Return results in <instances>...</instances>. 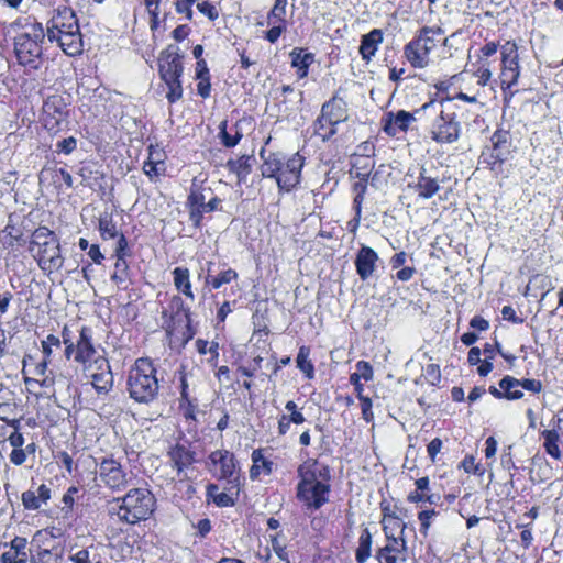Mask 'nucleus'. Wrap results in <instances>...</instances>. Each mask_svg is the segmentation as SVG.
<instances>
[{
  "label": "nucleus",
  "instance_id": "obj_14",
  "mask_svg": "<svg viewBox=\"0 0 563 563\" xmlns=\"http://www.w3.org/2000/svg\"><path fill=\"white\" fill-rule=\"evenodd\" d=\"M184 67L179 48L168 45L158 57V73L162 80L180 78Z\"/></svg>",
  "mask_w": 563,
  "mask_h": 563
},
{
  "label": "nucleus",
  "instance_id": "obj_5",
  "mask_svg": "<svg viewBox=\"0 0 563 563\" xmlns=\"http://www.w3.org/2000/svg\"><path fill=\"white\" fill-rule=\"evenodd\" d=\"M444 32L439 26H423L405 45L404 55L413 68H426L430 64V54L446 43Z\"/></svg>",
  "mask_w": 563,
  "mask_h": 563
},
{
  "label": "nucleus",
  "instance_id": "obj_34",
  "mask_svg": "<svg viewBox=\"0 0 563 563\" xmlns=\"http://www.w3.org/2000/svg\"><path fill=\"white\" fill-rule=\"evenodd\" d=\"M111 280L119 289H128L130 285V269L126 260H115Z\"/></svg>",
  "mask_w": 563,
  "mask_h": 563
},
{
  "label": "nucleus",
  "instance_id": "obj_29",
  "mask_svg": "<svg viewBox=\"0 0 563 563\" xmlns=\"http://www.w3.org/2000/svg\"><path fill=\"white\" fill-rule=\"evenodd\" d=\"M169 313L170 319L175 322L190 323V309L185 307V303L179 296H174L168 305V308L164 311V314Z\"/></svg>",
  "mask_w": 563,
  "mask_h": 563
},
{
  "label": "nucleus",
  "instance_id": "obj_9",
  "mask_svg": "<svg viewBox=\"0 0 563 563\" xmlns=\"http://www.w3.org/2000/svg\"><path fill=\"white\" fill-rule=\"evenodd\" d=\"M393 521L394 528L400 529V536H390L388 532L389 527L387 525L384 526L386 543L385 545L378 548L375 553V559L377 560L378 563L407 562V541L404 538L406 523L399 518H394Z\"/></svg>",
  "mask_w": 563,
  "mask_h": 563
},
{
  "label": "nucleus",
  "instance_id": "obj_37",
  "mask_svg": "<svg viewBox=\"0 0 563 563\" xmlns=\"http://www.w3.org/2000/svg\"><path fill=\"white\" fill-rule=\"evenodd\" d=\"M253 159L252 156L249 155H242L238 157L236 159H230L228 162V167L230 172L234 173L239 180H244L247 175L251 173V161Z\"/></svg>",
  "mask_w": 563,
  "mask_h": 563
},
{
  "label": "nucleus",
  "instance_id": "obj_47",
  "mask_svg": "<svg viewBox=\"0 0 563 563\" xmlns=\"http://www.w3.org/2000/svg\"><path fill=\"white\" fill-rule=\"evenodd\" d=\"M163 81L166 84V86L168 88L166 98L169 103H175L176 101L181 99L183 86L180 82V78L165 79Z\"/></svg>",
  "mask_w": 563,
  "mask_h": 563
},
{
  "label": "nucleus",
  "instance_id": "obj_31",
  "mask_svg": "<svg viewBox=\"0 0 563 563\" xmlns=\"http://www.w3.org/2000/svg\"><path fill=\"white\" fill-rule=\"evenodd\" d=\"M253 465L250 470V476L252 479L257 478L262 473L269 475L273 472V462L267 460L261 449L252 452Z\"/></svg>",
  "mask_w": 563,
  "mask_h": 563
},
{
  "label": "nucleus",
  "instance_id": "obj_8",
  "mask_svg": "<svg viewBox=\"0 0 563 563\" xmlns=\"http://www.w3.org/2000/svg\"><path fill=\"white\" fill-rule=\"evenodd\" d=\"M114 501L120 503L117 510L119 519L129 525L146 520L155 506L154 496L145 488L130 489L122 498H117Z\"/></svg>",
  "mask_w": 563,
  "mask_h": 563
},
{
  "label": "nucleus",
  "instance_id": "obj_52",
  "mask_svg": "<svg viewBox=\"0 0 563 563\" xmlns=\"http://www.w3.org/2000/svg\"><path fill=\"white\" fill-rule=\"evenodd\" d=\"M437 515L438 512L433 509L422 510L418 514V520L420 521V532L424 537L428 536V531L431 526V519Z\"/></svg>",
  "mask_w": 563,
  "mask_h": 563
},
{
  "label": "nucleus",
  "instance_id": "obj_26",
  "mask_svg": "<svg viewBox=\"0 0 563 563\" xmlns=\"http://www.w3.org/2000/svg\"><path fill=\"white\" fill-rule=\"evenodd\" d=\"M55 41L63 52L69 56H76L82 51V38L79 29L58 34L55 36Z\"/></svg>",
  "mask_w": 563,
  "mask_h": 563
},
{
  "label": "nucleus",
  "instance_id": "obj_13",
  "mask_svg": "<svg viewBox=\"0 0 563 563\" xmlns=\"http://www.w3.org/2000/svg\"><path fill=\"white\" fill-rule=\"evenodd\" d=\"M78 19L73 9L68 7L57 8L53 16L47 22V38L55 42V36L68 31L78 30Z\"/></svg>",
  "mask_w": 563,
  "mask_h": 563
},
{
  "label": "nucleus",
  "instance_id": "obj_21",
  "mask_svg": "<svg viewBox=\"0 0 563 563\" xmlns=\"http://www.w3.org/2000/svg\"><path fill=\"white\" fill-rule=\"evenodd\" d=\"M357 164H358V162L353 163V168H352V173H354L355 177L358 178V180L355 181L353 185V191L355 194L353 205H354V210H355L356 217H361L362 203H363L366 190H367V178L372 172V165L366 164L364 166V172H358Z\"/></svg>",
  "mask_w": 563,
  "mask_h": 563
},
{
  "label": "nucleus",
  "instance_id": "obj_27",
  "mask_svg": "<svg viewBox=\"0 0 563 563\" xmlns=\"http://www.w3.org/2000/svg\"><path fill=\"white\" fill-rule=\"evenodd\" d=\"M245 120H239L228 129V121L223 120L219 125V139L225 147H234L243 136L242 124Z\"/></svg>",
  "mask_w": 563,
  "mask_h": 563
},
{
  "label": "nucleus",
  "instance_id": "obj_44",
  "mask_svg": "<svg viewBox=\"0 0 563 563\" xmlns=\"http://www.w3.org/2000/svg\"><path fill=\"white\" fill-rule=\"evenodd\" d=\"M238 277L239 275L234 269L228 268L220 272L217 276L208 275L206 277V283L210 284L213 289H219L222 285L229 284L232 280L238 279Z\"/></svg>",
  "mask_w": 563,
  "mask_h": 563
},
{
  "label": "nucleus",
  "instance_id": "obj_16",
  "mask_svg": "<svg viewBox=\"0 0 563 563\" xmlns=\"http://www.w3.org/2000/svg\"><path fill=\"white\" fill-rule=\"evenodd\" d=\"M419 117L420 115L416 113V110L412 113L405 110L387 112L383 119V131L388 136L395 137L399 133L407 132L410 124L420 119Z\"/></svg>",
  "mask_w": 563,
  "mask_h": 563
},
{
  "label": "nucleus",
  "instance_id": "obj_30",
  "mask_svg": "<svg viewBox=\"0 0 563 563\" xmlns=\"http://www.w3.org/2000/svg\"><path fill=\"white\" fill-rule=\"evenodd\" d=\"M173 466L178 473L183 472L194 462V454L184 445L174 446L168 453Z\"/></svg>",
  "mask_w": 563,
  "mask_h": 563
},
{
  "label": "nucleus",
  "instance_id": "obj_46",
  "mask_svg": "<svg viewBox=\"0 0 563 563\" xmlns=\"http://www.w3.org/2000/svg\"><path fill=\"white\" fill-rule=\"evenodd\" d=\"M519 64L518 47L515 42H506L501 46V65Z\"/></svg>",
  "mask_w": 563,
  "mask_h": 563
},
{
  "label": "nucleus",
  "instance_id": "obj_39",
  "mask_svg": "<svg viewBox=\"0 0 563 563\" xmlns=\"http://www.w3.org/2000/svg\"><path fill=\"white\" fill-rule=\"evenodd\" d=\"M499 387H500V389H503L507 393L506 399L516 400V399H520L523 396L519 379H517L512 376H509V375L505 376L499 382Z\"/></svg>",
  "mask_w": 563,
  "mask_h": 563
},
{
  "label": "nucleus",
  "instance_id": "obj_18",
  "mask_svg": "<svg viewBox=\"0 0 563 563\" xmlns=\"http://www.w3.org/2000/svg\"><path fill=\"white\" fill-rule=\"evenodd\" d=\"M43 110L46 115L45 125L51 130L65 122L68 114L67 103L59 95L48 97L44 102Z\"/></svg>",
  "mask_w": 563,
  "mask_h": 563
},
{
  "label": "nucleus",
  "instance_id": "obj_41",
  "mask_svg": "<svg viewBox=\"0 0 563 563\" xmlns=\"http://www.w3.org/2000/svg\"><path fill=\"white\" fill-rule=\"evenodd\" d=\"M310 349L307 346H301L298 351L296 363L297 367L305 373L306 377L311 379L314 376V366L309 358Z\"/></svg>",
  "mask_w": 563,
  "mask_h": 563
},
{
  "label": "nucleus",
  "instance_id": "obj_35",
  "mask_svg": "<svg viewBox=\"0 0 563 563\" xmlns=\"http://www.w3.org/2000/svg\"><path fill=\"white\" fill-rule=\"evenodd\" d=\"M372 553V534L367 528H365L358 538V547L355 551V560L357 563H365Z\"/></svg>",
  "mask_w": 563,
  "mask_h": 563
},
{
  "label": "nucleus",
  "instance_id": "obj_61",
  "mask_svg": "<svg viewBox=\"0 0 563 563\" xmlns=\"http://www.w3.org/2000/svg\"><path fill=\"white\" fill-rule=\"evenodd\" d=\"M118 236H119V239L117 241V245L114 249V256H115V258H119V260H125V257L129 254L128 241L123 234H119Z\"/></svg>",
  "mask_w": 563,
  "mask_h": 563
},
{
  "label": "nucleus",
  "instance_id": "obj_25",
  "mask_svg": "<svg viewBox=\"0 0 563 563\" xmlns=\"http://www.w3.org/2000/svg\"><path fill=\"white\" fill-rule=\"evenodd\" d=\"M383 40L384 35L380 29H373L371 32L363 35L360 45L362 59L367 63L371 62L373 56H375L379 44L383 43Z\"/></svg>",
  "mask_w": 563,
  "mask_h": 563
},
{
  "label": "nucleus",
  "instance_id": "obj_64",
  "mask_svg": "<svg viewBox=\"0 0 563 563\" xmlns=\"http://www.w3.org/2000/svg\"><path fill=\"white\" fill-rule=\"evenodd\" d=\"M520 386L522 389H526L531 393H540L542 389V383L538 379L533 378H526V379H519Z\"/></svg>",
  "mask_w": 563,
  "mask_h": 563
},
{
  "label": "nucleus",
  "instance_id": "obj_33",
  "mask_svg": "<svg viewBox=\"0 0 563 563\" xmlns=\"http://www.w3.org/2000/svg\"><path fill=\"white\" fill-rule=\"evenodd\" d=\"M192 377L191 374L187 373L185 371V367L181 366L176 373H175V379L179 382V389H180V401L181 404H187L188 407L195 408L197 406V399L192 398L190 395L189 389V379Z\"/></svg>",
  "mask_w": 563,
  "mask_h": 563
},
{
  "label": "nucleus",
  "instance_id": "obj_2",
  "mask_svg": "<svg viewBox=\"0 0 563 563\" xmlns=\"http://www.w3.org/2000/svg\"><path fill=\"white\" fill-rule=\"evenodd\" d=\"M419 118L430 120L429 132L431 139L439 144H451L459 140L461 123L454 111L449 109L444 100H431L416 110Z\"/></svg>",
  "mask_w": 563,
  "mask_h": 563
},
{
  "label": "nucleus",
  "instance_id": "obj_50",
  "mask_svg": "<svg viewBox=\"0 0 563 563\" xmlns=\"http://www.w3.org/2000/svg\"><path fill=\"white\" fill-rule=\"evenodd\" d=\"M62 341L54 334H48L45 340L42 341V352L45 358L49 360L54 349H59Z\"/></svg>",
  "mask_w": 563,
  "mask_h": 563
},
{
  "label": "nucleus",
  "instance_id": "obj_10",
  "mask_svg": "<svg viewBox=\"0 0 563 563\" xmlns=\"http://www.w3.org/2000/svg\"><path fill=\"white\" fill-rule=\"evenodd\" d=\"M209 471L218 479L234 483L238 479L239 467L234 454L228 450H216L208 456Z\"/></svg>",
  "mask_w": 563,
  "mask_h": 563
},
{
  "label": "nucleus",
  "instance_id": "obj_60",
  "mask_svg": "<svg viewBox=\"0 0 563 563\" xmlns=\"http://www.w3.org/2000/svg\"><path fill=\"white\" fill-rule=\"evenodd\" d=\"M77 146V140L74 136H69L58 141L56 144L57 151L66 155L73 153Z\"/></svg>",
  "mask_w": 563,
  "mask_h": 563
},
{
  "label": "nucleus",
  "instance_id": "obj_20",
  "mask_svg": "<svg viewBox=\"0 0 563 563\" xmlns=\"http://www.w3.org/2000/svg\"><path fill=\"white\" fill-rule=\"evenodd\" d=\"M413 189L419 198L430 199L440 190L439 177L433 176L426 167H421Z\"/></svg>",
  "mask_w": 563,
  "mask_h": 563
},
{
  "label": "nucleus",
  "instance_id": "obj_22",
  "mask_svg": "<svg viewBox=\"0 0 563 563\" xmlns=\"http://www.w3.org/2000/svg\"><path fill=\"white\" fill-rule=\"evenodd\" d=\"M27 540L23 537H15L11 540L9 549L0 558L1 563H27Z\"/></svg>",
  "mask_w": 563,
  "mask_h": 563
},
{
  "label": "nucleus",
  "instance_id": "obj_53",
  "mask_svg": "<svg viewBox=\"0 0 563 563\" xmlns=\"http://www.w3.org/2000/svg\"><path fill=\"white\" fill-rule=\"evenodd\" d=\"M22 503L26 509L35 510L41 507V500L37 494L32 490H26L22 494Z\"/></svg>",
  "mask_w": 563,
  "mask_h": 563
},
{
  "label": "nucleus",
  "instance_id": "obj_24",
  "mask_svg": "<svg viewBox=\"0 0 563 563\" xmlns=\"http://www.w3.org/2000/svg\"><path fill=\"white\" fill-rule=\"evenodd\" d=\"M495 161L504 162L511 152V136L506 130H497L490 137Z\"/></svg>",
  "mask_w": 563,
  "mask_h": 563
},
{
  "label": "nucleus",
  "instance_id": "obj_49",
  "mask_svg": "<svg viewBox=\"0 0 563 563\" xmlns=\"http://www.w3.org/2000/svg\"><path fill=\"white\" fill-rule=\"evenodd\" d=\"M218 490L216 485H209L208 494L212 496L213 503L219 507H231L234 505V499L227 493H218L213 494V492Z\"/></svg>",
  "mask_w": 563,
  "mask_h": 563
},
{
  "label": "nucleus",
  "instance_id": "obj_57",
  "mask_svg": "<svg viewBox=\"0 0 563 563\" xmlns=\"http://www.w3.org/2000/svg\"><path fill=\"white\" fill-rule=\"evenodd\" d=\"M279 534L280 533H276L271 537L272 548H273L274 552L276 553V555L282 561L287 563V561H289L288 553L286 552V547L279 541Z\"/></svg>",
  "mask_w": 563,
  "mask_h": 563
},
{
  "label": "nucleus",
  "instance_id": "obj_51",
  "mask_svg": "<svg viewBox=\"0 0 563 563\" xmlns=\"http://www.w3.org/2000/svg\"><path fill=\"white\" fill-rule=\"evenodd\" d=\"M49 360L43 357V361L37 363L34 368V374L43 378L41 385L44 387H49L54 384V378L47 375V365Z\"/></svg>",
  "mask_w": 563,
  "mask_h": 563
},
{
  "label": "nucleus",
  "instance_id": "obj_12",
  "mask_svg": "<svg viewBox=\"0 0 563 563\" xmlns=\"http://www.w3.org/2000/svg\"><path fill=\"white\" fill-rule=\"evenodd\" d=\"M221 200L217 197L211 198L208 202L206 196L199 188H191L187 199L189 208V220L199 228L203 218V213L212 212L219 208Z\"/></svg>",
  "mask_w": 563,
  "mask_h": 563
},
{
  "label": "nucleus",
  "instance_id": "obj_23",
  "mask_svg": "<svg viewBox=\"0 0 563 563\" xmlns=\"http://www.w3.org/2000/svg\"><path fill=\"white\" fill-rule=\"evenodd\" d=\"M328 121L339 124L345 122L349 118L346 103L343 99L333 97L322 104L321 113Z\"/></svg>",
  "mask_w": 563,
  "mask_h": 563
},
{
  "label": "nucleus",
  "instance_id": "obj_32",
  "mask_svg": "<svg viewBox=\"0 0 563 563\" xmlns=\"http://www.w3.org/2000/svg\"><path fill=\"white\" fill-rule=\"evenodd\" d=\"M172 274L176 289L181 291L187 298L194 300L195 295L191 290L189 269L186 267H176Z\"/></svg>",
  "mask_w": 563,
  "mask_h": 563
},
{
  "label": "nucleus",
  "instance_id": "obj_17",
  "mask_svg": "<svg viewBox=\"0 0 563 563\" xmlns=\"http://www.w3.org/2000/svg\"><path fill=\"white\" fill-rule=\"evenodd\" d=\"M103 355H100L92 342V330L88 327H81L79 331V338L76 341V353H75V362L79 363L81 366L96 361L97 358H103Z\"/></svg>",
  "mask_w": 563,
  "mask_h": 563
},
{
  "label": "nucleus",
  "instance_id": "obj_42",
  "mask_svg": "<svg viewBox=\"0 0 563 563\" xmlns=\"http://www.w3.org/2000/svg\"><path fill=\"white\" fill-rule=\"evenodd\" d=\"M288 0H275V3L267 15V24L286 25V7Z\"/></svg>",
  "mask_w": 563,
  "mask_h": 563
},
{
  "label": "nucleus",
  "instance_id": "obj_62",
  "mask_svg": "<svg viewBox=\"0 0 563 563\" xmlns=\"http://www.w3.org/2000/svg\"><path fill=\"white\" fill-rule=\"evenodd\" d=\"M474 77L477 78V85L484 87L487 85L492 77V71L489 70L487 65H482L474 74Z\"/></svg>",
  "mask_w": 563,
  "mask_h": 563
},
{
  "label": "nucleus",
  "instance_id": "obj_56",
  "mask_svg": "<svg viewBox=\"0 0 563 563\" xmlns=\"http://www.w3.org/2000/svg\"><path fill=\"white\" fill-rule=\"evenodd\" d=\"M354 374L366 382L372 380L374 375L372 365L366 361H358L356 363V372Z\"/></svg>",
  "mask_w": 563,
  "mask_h": 563
},
{
  "label": "nucleus",
  "instance_id": "obj_1",
  "mask_svg": "<svg viewBox=\"0 0 563 563\" xmlns=\"http://www.w3.org/2000/svg\"><path fill=\"white\" fill-rule=\"evenodd\" d=\"M297 499L309 511L320 509L329 501L330 470L317 460L309 459L298 467Z\"/></svg>",
  "mask_w": 563,
  "mask_h": 563
},
{
  "label": "nucleus",
  "instance_id": "obj_40",
  "mask_svg": "<svg viewBox=\"0 0 563 563\" xmlns=\"http://www.w3.org/2000/svg\"><path fill=\"white\" fill-rule=\"evenodd\" d=\"M544 439V448L549 455L555 460H560L562 454L559 448L560 435L556 430H544L542 432Z\"/></svg>",
  "mask_w": 563,
  "mask_h": 563
},
{
  "label": "nucleus",
  "instance_id": "obj_38",
  "mask_svg": "<svg viewBox=\"0 0 563 563\" xmlns=\"http://www.w3.org/2000/svg\"><path fill=\"white\" fill-rule=\"evenodd\" d=\"M313 130L314 134L321 137L322 141H328L338 133V125L320 114L313 123Z\"/></svg>",
  "mask_w": 563,
  "mask_h": 563
},
{
  "label": "nucleus",
  "instance_id": "obj_28",
  "mask_svg": "<svg viewBox=\"0 0 563 563\" xmlns=\"http://www.w3.org/2000/svg\"><path fill=\"white\" fill-rule=\"evenodd\" d=\"M165 154L162 150L154 146L148 147V157L144 162L143 170L150 177H157L165 172Z\"/></svg>",
  "mask_w": 563,
  "mask_h": 563
},
{
  "label": "nucleus",
  "instance_id": "obj_59",
  "mask_svg": "<svg viewBox=\"0 0 563 563\" xmlns=\"http://www.w3.org/2000/svg\"><path fill=\"white\" fill-rule=\"evenodd\" d=\"M91 549H93V547L79 550L70 556V560L74 563H92V561L96 559V554L91 555Z\"/></svg>",
  "mask_w": 563,
  "mask_h": 563
},
{
  "label": "nucleus",
  "instance_id": "obj_4",
  "mask_svg": "<svg viewBox=\"0 0 563 563\" xmlns=\"http://www.w3.org/2000/svg\"><path fill=\"white\" fill-rule=\"evenodd\" d=\"M128 390L130 397L140 404L153 401L159 390L156 368L147 357L137 358L129 371Z\"/></svg>",
  "mask_w": 563,
  "mask_h": 563
},
{
  "label": "nucleus",
  "instance_id": "obj_54",
  "mask_svg": "<svg viewBox=\"0 0 563 563\" xmlns=\"http://www.w3.org/2000/svg\"><path fill=\"white\" fill-rule=\"evenodd\" d=\"M197 9L201 14L206 15L210 21H214L219 18L218 9L216 8V5H213L209 1L199 2L197 4Z\"/></svg>",
  "mask_w": 563,
  "mask_h": 563
},
{
  "label": "nucleus",
  "instance_id": "obj_3",
  "mask_svg": "<svg viewBox=\"0 0 563 563\" xmlns=\"http://www.w3.org/2000/svg\"><path fill=\"white\" fill-rule=\"evenodd\" d=\"M260 156L263 159V177L274 178L280 191L289 192L300 183L305 158L299 153L289 157L282 153H269L265 156V151L262 150Z\"/></svg>",
  "mask_w": 563,
  "mask_h": 563
},
{
  "label": "nucleus",
  "instance_id": "obj_6",
  "mask_svg": "<svg viewBox=\"0 0 563 563\" xmlns=\"http://www.w3.org/2000/svg\"><path fill=\"white\" fill-rule=\"evenodd\" d=\"M30 251L43 272L52 274L63 267L64 258L60 254L59 240L46 227H40L33 232Z\"/></svg>",
  "mask_w": 563,
  "mask_h": 563
},
{
  "label": "nucleus",
  "instance_id": "obj_43",
  "mask_svg": "<svg viewBox=\"0 0 563 563\" xmlns=\"http://www.w3.org/2000/svg\"><path fill=\"white\" fill-rule=\"evenodd\" d=\"M520 76V66L516 65H501V86L506 88H511L518 82V78Z\"/></svg>",
  "mask_w": 563,
  "mask_h": 563
},
{
  "label": "nucleus",
  "instance_id": "obj_58",
  "mask_svg": "<svg viewBox=\"0 0 563 563\" xmlns=\"http://www.w3.org/2000/svg\"><path fill=\"white\" fill-rule=\"evenodd\" d=\"M361 402V410H362V418L366 422H372L374 420V412L372 410L373 408V401L369 397L364 396L358 398Z\"/></svg>",
  "mask_w": 563,
  "mask_h": 563
},
{
  "label": "nucleus",
  "instance_id": "obj_11",
  "mask_svg": "<svg viewBox=\"0 0 563 563\" xmlns=\"http://www.w3.org/2000/svg\"><path fill=\"white\" fill-rule=\"evenodd\" d=\"M82 369L98 394H108L112 389L113 374L106 357L84 365Z\"/></svg>",
  "mask_w": 563,
  "mask_h": 563
},
{
  "label": "nucleus",
  "instance_id": "obj_48",
  "mask_svg": "<svg viewBox=\"0 0 563 563\" xmlns=\"http://www.w3.org/2000/svg\"><path fill=\"white\" fill-rule=\"evenodd\" d=\"M407 499L413 504L428 503L430 505H437L440 501L441 496L439 494H429L428 490H413L408 495Z\"/></svg>",
  "mask_w": 563,
  "mask_h": 563
},
{
  "label": "nucleus",
  "instance_id": "obj_63",
  "mask_svg": "<svg viewBox=\"0 0 563 563\" xmlns=\"http://www.w3.org/2000/svg\"><path fill=\"white\" fill-rule=\"evenodd\" d=\"M272 27L266 32L265 38L269 43H276L284 31L286 25L284 24H271Z\"/></svg>",
  "mask_w": 563,
  "mask_h": 563
},
{
  "label": "nucleus",
  "instance_id": "obj_19",
  "mask_svg": "<svg viewBox=\"0 0 563 563\" xmlns=\"http://www.w3.org/2000/svg\"><path fill=\"white\" fill-rule=\"evenodd\" d=\"M378 254L369 246L362 245L355 258L356 273L362 280H367L375 272Z\"/></svg>",
  "mask_w": 563,
  "mask_h": 563
},
{
  "label": "nucleus",
  "instance_id": "obj_15",
  "mask_svg": "<svg viewBox=\"0 0 563 563\" xmlns=\"http://www.w3.org/2000/svg\"><path fill=\"white\" fill-rule=\"evenodd\" d=\"M98 474L101 482L111 489L120 490L128 485L126 473L113 459H103L99 464Z\"/></svg>",
  "mask_w": 563,
  "mask_h": 563
},
{
  "label": "nucleus",
  "instance_id": "obj_36",
  "mask_svg": "<svg viewBox=\"0 0 563 563\" xmlns=\"http://www.w3.org/2000/svg\"><path fill=\"white\" fill-rule=\"evenodd\" d=\"M290 55L292 57L291 65L297 68L298 77H306L308 68L313 62V55L310 53H302V49H294Z\"/></svg>",
  "mask_w": 563,
  "mask_h": 563
},
{
  "label": "nucleus",
  "instance_id": "obj_7",
  "mask_svg": "<svg viewBox=\"0 0 563 563\" xmlns=\"http://www.w3.org/2000/svg\"><path fill=\"white\" fill-rule=\"evenodd\" d=\"M45 32L42 23L36 21L26 23L14 37V53L19 64L37 69L42 59V43Z\"/></svg>",
  "mask_w": 563,
  "mask_h": 563
},
{
  "label": "nucleus",
  "instance_id": "obj_45",
  "mask_svg": "<svg viewBox=\"0 0 563 563\" xmlns=\"http://www.w3.org/2000/svg\"><path fill=\"white\" fill-rule=\"evenodd\" d=\"M99 231L102 239H114L119 235L115 223L112 217L108 213L100 216L99 218Z\"/></svg>",
  "mask_w": 563,
  "mask_h": 563
},
{
  "label": "nucleus",
  "instance_id": "obj_55",
  "mask_svg": "<svg viewBox=\"0 0 563 563\" xmlns=\"http://www.w3.org/2000/svg\"><path fill=\"white\" fill-rule=\"evenodd\" d=\"M196 346L200 354L210 353L212 355V360L217 358L219 355L218 343H214V342L209 343L208 341L199 339L196 341Z\"/></svg>",
  "mask_w": 563,
  "mask_h": 563
}]
</instances>
